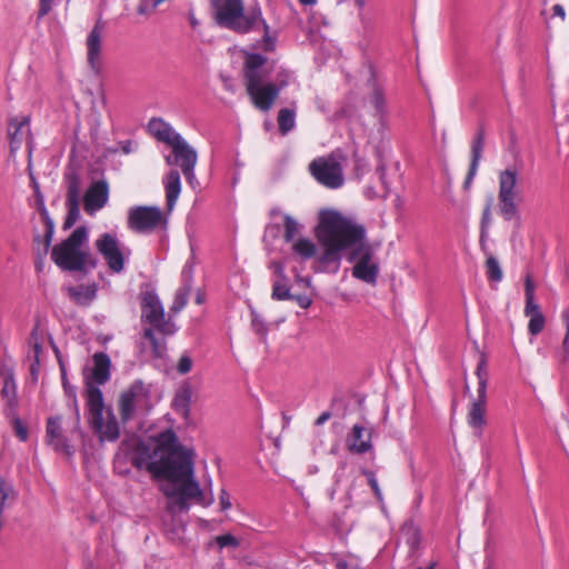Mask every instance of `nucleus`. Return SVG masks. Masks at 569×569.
<instances>
[{
	"mask_svg": "<svg viewBox=\"0 0 569 569\" xmlns=\"http://www.w3.org/2000/svg\"><path fill=\"white\" fill-rule=\"evenodd\" d=\"M211 6L218 26L241 36L261 33L252 48L266 53L276 51L278 31L269 26L259 3L246 8L243 0H211Z\"/></svg>",
	"mask_w": 569,
	"mask_h": 569,
	"instance_id": "nucleus-2",
	"label": "nucleus"
},
{
	"mask_svg": "<svg viewBox=\"0 0 569 569\" xmlns=\"http://www.w3.org/2000/svg\"><path fill=\"white\" fill-rule=\"evenodd\" d=\"M309 170L327 188L337 189L343 184L342 167L335 158H317L309 164Z\"/></svg>",
	"mask_w": 569,
	"mask_h": 569,
	"instance_id": "nucleus-12",
	"label": "nucleus"
},
{
	"mask_svg": "<svg viewBox=\"0 0 569 569\" xmlns=\"http://www.w3.org/2000/svg\"><path fill=\"white\" fill-rule=\"evenodd\" d=\"M103 23L98 20L87 37V59L90 68L96 74L101 71V44H102Z\"/></svg>",
	"mask_w": 569,
	"mask_h": 569,
	"instance_id": "nucleus-19",
	"label": "nucleus"
},
{
	"mask_svg": "<svg viewBox=\"0 0 569 569\" xmlns=\"http://www.w3.org/2000/svg\"><path fill=\"white\" fill-rule=\"evenodd\" d=\"M252 328L259 335H266L267 333V328H266L263 321L260 320L257 315H253Z\"/></svg>",
	"mask_w": 569,
	"mask_h": 569,
	"instance_id": "nucleus-51",
	"label": "nucleus"
},
{
	"mask_svg": "<svg viewBox=\"0 0 569 569\" xmlns=\"http://www.w3.org/2000/svg\"><path fill=\"white\" fill-rule=\"evenodd\" d=\"M552 11L555 16H559L561 19H565L566 13L561 4H555Z\"/></svg>",
	"mask_w": 569,
	"mask_h": 569,
	"instance_id": "nucleus-56",
	"label": "nucleus"
},
{
	"mask_svg": "<svg viewBox=\"0 0 569 569\" xmlns=\"http://www.w3.org/2000/svg\"><path fill=\"white\" fill-rule=\"evenodd\" d=\"M271 68L268 58L258 52H246L243 61V78L246 90L252 104L260 111L268 112L280 92L290 83L292 73L281 68L276 81H268Z\"/></svg>",
	"mask_w": 569,
	"mask_h": 569,
	"instance_id": "nucleus-4",
	"label": "nucleus"
},
{
	"mask_svg": "<svg viewBox=\"0 0 569 569\" xmlns=\"http://www.w3.org/2000/svg\"><path fill=\"white\" fill-rule=\"evenodd\" d=\"M61 417H50L47 420L46 436L48 443L53 447L54 450L70 453V446L68 439L62 433Z\"/></svg>",
	"mask_w": 569,
	"mask_h": 569,
	"instance_id": "nucleus-21",
	"label": "nucleus"
},
{
	"mask_svg": "<svg viewBox=\"0 0 569 569\" xmlns=\"http://www.w3.org/2000/svg\"><path fill=\"white\" fill-rule=\"evenodd\" d=\"M141 323L144 326L142 337L150 342L152 355L156 358H163L167 353L164 338H158L156 332L163 337L172 336L178 327L171 317H167L159 296L153 290H146L140 293Z\"/></svg>",
	"mask_w": 569,
	"mask_h": 569,
	"instance_id": "nucleus-5",
	"label": "nucleus"
},
{
	"mask_svg": "<svg viewBox=\"0 0 569 569\" xmlns=\"http://www.w3.org/2000/svg\"><path fill=\"white\" fill-rule=\"evenodd\" d=\"M122 447L120 448L119 452L116 455V458H114V463L116 466L118 467L121 462L122 459H124V457H122Z\"/></svg>",
	"mask_w": 569,
	"mask_h": 569,
	"instance_id": "nucleus-58",
	"label": "nucleus"
},
{
	"mask_svg": "<svg viewBox=\"0 0 569 569\" xmlns=\"http://www.w3.org/2000/svg\"><path fill=\"white\" fill-rule=\"evenodd\" d=\"M487 276L490 281L500 282L502 280V270L498 260L489 256L486 260Z\"/></svg>",
	"mask_w": 569,
	"mask_h": 569,
	"instance_id": "nucleus-38",
	"label": "nucleus"
},
{
	"mask_svg": "<svg viewBox=\"0 0 569 569\" xmlns=\"http://www.w3.org/2000/svg\"><path fill=\"white\" fill-rule=\"evenodd\" d=\"M109 200V184L106 180L93 181L83 198L84 211L92 216L101 210Z\"/></svg>",
	"mask_w": 569,
	"mask_h": 569,
	"instance_id": "nucleus-18",
	"label": "nucleus"
},
{
	"mask_svg": "<svg viewBox=\"0 0 569 569\" xmlns=\"http://www.w3.org/2000/svg\"><path fill=\"white\" fill-rule=\"evenodd\" d=\"M190 22H191V24H192L193 27L198 23V21H197V20H196V18H193V17L190 19Z\"/></svg>",
	"mask_w": 569,
	"mask_h": 569,
	"instance_id": "nucleus-64",
	"label": "nucleus"
},
{
	"mask_svg": "<svg viewBox=\"0 0 569 569\" xmlns=\"http://www.w3.org/2000/svg\"><path fill=\"white\" fill-rule=\"evenodd\" d=\"M182 286L177 290L173 302L170 307L172 315L179 313L187 305L192 286V270L189 266H184L182 272Z\"/></svg>",
	"mask_w": 569,
	"mask_h": 569,
	"instance_id": "nucleus-22",
	"label": "nucleus"
},
{
	"mask_svg": "<svg viewBox=\"0 0 569 569\" xmlns=\"http://www.w3.org/2000/svg\"><path fill=\"white\" fill-rule=\"evenodd\" d=\"M268 269L272 271V279H274V278L283 279L287 276L286 274V266L282 261L271 260L268 263Z\"/></svg>",
	"mask_w": 569,
	"mask_h": 569,
	"instance_id": "nucleus-44",
	"label": "nucleus"
},
{
	"mask_svg": "<svg viewBox=\"0 0 569 569\" xmlns=\"http://www.w3.org/2000/svg\"><path fill=\"white\" fill-rule=\"evenodd\" d=\"M37 203H38V211H39L41 219L44 223V234H43L42 240L38 236V237H36L34 241L42 242V251L46 254V253H48L51 242H52V238H53V233H54V222L49 216V212L46 208L43 198H41V201H39Z\"/></svg>",
	"mask_w": 569,
	"mask_h": 569,
	"instance_id": "nucleus-27",
	"label": "nucleus"
},
{
	"mask_svg": "<svg viewBox=\"0 0 569 569\" xmlns=\"http://www.w3.org/2000/svg\"><path fill=\"white\" fill-rule=\"evenodd\" d=\"M68 213L63 222V229H70L80 218L79 203H66Z\"/></svg>",
	"mask_w": 569,
	"mask_h": 569,
	"instance_id": "nucleus-40",
	"label": "nucleus"
},
{
	"mask_svg": "<svg viewBox=\"0 0 569 569\" xmlns=\"http://www.w3.org/2000/svg\"><path fill=\"white\" fill-rule=\"evenodd\" d=\"M363 475L367 477L368 479V483L369 486L371 487L375 496L381 500L382 498V493H381V490H380V487L378 485V481H377V478H376V475L375 472L372 471H369V470H363Z\"/></svg>",
	"mask_w": 569,
	"mask_h": 569,
	"instance_id": "nucleus-45",
	"label": "nucleus"
},
{
	"mask_svg": "<svg viewBox=\"0 0 569 569\" xmlns=\"http://www.w3.org/2000/svg\"><path fill=\"white\" fill-rule=\"evenodd\" d=\"M174 158V161H171V158L167 157V163H179L187 181L190 184H193V181L196 180L194 167L198 159L196 150L192 147H189L180 153L176 154Z\"/></svg>",
	"mask_w": 569,
	"mask_h": 569,
	"instance_id": "nucleus-23",
	"label": "nucleus"
},
{
	"mask_svg": "<svg viewBox=\"0 0 569 569\" xmlns=\"http://www.w3.org/2000/svg\"><path fill=\"white\" fill-rule=\"evenodd\" d=\"M70 298L78 305L87 306L89 305L97 295V288L94 284L92 286H76L69 288Z\"/></svg>",
	"mask_w": 569,
	"mask_h": 569,
	"instance_id": "nucleus-30",
	"label": "nucleus"
},
{
	"mask_svg": "<svg viewBox=\"0 0 569 569\" xmlns=\"http://www.w3.org/2000/svg\"><path fill=\"white\" fill-rule=\"evenodd\" d=\"M203 301H204V295L202 292L198 291L197 297H196V302L198 305H201V303H203Z\"/></svg>",
	"mask_w": 569,
	"mask_h": 569,
	"instance_id": "nucleus-59",
	"label": "nucleus"
},
{
	"mask_svg": "<svg viewBox=\"0 0 569 569\" xmlns=\"http://www.w3.org/2000/svg\"><path fill=\"white\" fill-rule=\"evenodd\" d=\"M545 327V316L542 313L532 315L528 323V331L532 336L539 335Z\"/></svg>",
	"mask_w": 569,
	"mask_h": 569,
	"instance_id": "nucleus-41",
	"label": "nucleus"
},
{
	"mask_svg": "<svg viewBox=\"0 0 569 569\" xmlns=\"http://www.w3.org/2000/svg\"><path fill=\"white\" fill-rule=\"evenodd\" d=\"M61 378H62V385H63L64 391L72 400V406L74 408L77 423H79L80 412H79V407H78V401H77V396H76V389H74V387L69 385L68 379H67V372L62 365H61Z\"/></svg>",
	"mask_w": 569,
	"mask_h": 569,
	"instance_id": "nucleus-39",
	"label": "nucleus"
},
{
	"mask_svg": "<svg viewBox=\"0 0 569 569\" xmlns=\"http://www.w3.org/2000/svg\"><path fill=\"white\" fill-rule=\"evenodd\" d=\"M278 231H279V226L278 224L268 226L266 228L264 240L267 239L269 233H273V236L276 237Z\"/></svg>",
	"mask_w": 569,
	"mask_h": 569,
	"instance_id": "nucleus-57",
	"label": "nucleus"
},
{
	"mask_svg": "<svg viewBox=\"0 0 569 569\" xmlns=\"http://www.w3.org/2000/svg\"><path fill=\"white\" fill-rule=\"evenodd\" d=\"M290 300L296 301L302 309H308L312 305V298L308 295H292Z\"/></svg>",
	"mask_w": 569,
	"mask_h": 569,
	"instance_id": "nucleus-47",
	"label": "nucleus"
},
{
	"mask_svg": "<svg viewBox=\"0 0 569 569\" xmlns=\"http://www.w3.org/2000/svg\"><path fill=\"white\" fill-rule=\"evenodd\" d=\"M53 0H40L39 18L47 16L52 9Z\"/></svg>",
	"mask_w": 569,
	"mask_h": 569,
	"instance_id": "nucleus-53",
	"label": "nucleus"
},
{
	"mask_svg": "<svg viewBox=\"0 0 569 569\" xmlns=\"http://www.w3.org/2000/svg\"><path fill=\"white\" fill-rule=\"evenodd\" d=\"M355 3L361 10L366 6V0H355Z\"/></svg>",
	"mask_w": 569,
	"mask_h": 569,
	"instance_id": "nucleus-62",
	"label": "nucleus"
},
{
	"mask_svg": "<svg viewBox=\"0 0 569 569\" xmlns=\"http://www.w3.org/2000/svg\"><path fill=\"white\" fill-rule=\"evenodd\" d=\"M191 369H192L191 358L187 353L182 355L177 365L178 372L180 375H187L188 372L191 371Z\"/></svg>",
	"mask_w": 569,
	"mask_h": 569,
	"instance_id": "nucleus-46",
	"label": "nucleus"
},
{
	"mask_svg": "<svg viewBox=\"0 0 569 569\" xmlns=\"http://www.w3.org/2000/svg\"><path fill=\"white\" fill-rule=\"evenodd\" d=\"M89 425L100 442H116L121 435L120 425L111 407L106 408L100 389L89 390L86 401Z\"/></svg>",
	"mask_w": 569,
	"mask_h": 569,
	"instance_id": "nucleus-7",
	"label": "nucleus"
},
{
	"mask_svg": "<svg viewBox=\"0 0 569 569\" xmlns=\"http://www.w3.org/2000/svg\"><path fill=\"white\" fill-rule=\"evenodd\" d=\"M149 397V391L140 380L134 381L130 387L121 392L119 398V413L121 421H130L137 410V407Z\"/></svg>",
	"mask_w": 569,
	"mask_h": 569,
	"instance_id": "nucleus-16",
	"label": "nucleus"
},
{
	"mask_svg": "<svg viewBox=\"0 0 569 569\" xmlns=\"http://www.w3.org/2000/svg\"><path fill=\"white\" fill-rule=\"evenodd\" d=\"M148 130L158 141L170 146L174 156L190 147L188 142L161 118H152L148 122Z\"/></svg>",
	"mask_w": 569,
	"mask_h": 569,
	"instance_id": "nucleus-17",
	"label": "nucleus"
},
{
	"mask_svg": "<svg viewBox=\"0 0 569 569\" xmlns=\"http://www.w3.org/2000/svg\"><path fill=\"white\" fill-rule=\"evenodd\" d=\"M163 220L162 211L158 207L138 206L129 210L128 227L137 233H150Z\"/></svg>",
	"mask_w": 569,
	"mask_h": 569,
	"instance_id": "nucleus-14",
	"label": "nucleus"
},
{
	"mask_svg": "<svg viewBox=\"0 0 569 569\" xmlns=\"http://www.w3.org/2000/svg\"><path fill=\"white\" fill-rule=\"evenodd\" d=\"M485 146V131L479 129L471 144V162L479 166Z\"/></svg>",
	"mask_w": 569,
	"mask_h": 569,
	"instance_id": "nucleus-36",
	"label": "nucleus"
},
{
	"mask_svg": "<svg viewBox=\"0 0 569 569\" xmlns=\"http://www.w3.org/2000/svg\"><path fill=\"white\" fill-rule=\"evenodd\" d=\"M119 150H121L122 153L129 154L136 150L137 143L132 140H123L118 143Z\"/></svg>",
	"mask_w": 569,
	"mask_h": 569,
	"instance_id": "nucleus-49",
	"label": "nucleus"
},
{
	"mask_svg": "<svg viewBox=\"0 0 569 569\" xmlns=\"http://www.w3.org/2000/svg\"><path fill=\"white\" fill-rule=\"evenodd\" d=\"M277 123L281 136H287L296 127V110L282 108L277 116Z\"/></svg>",
	"mask_w": 569,
	"mask_h": 569,
	"instance_id": "nucleus-34",
	"label": "nucleus"
},
{
	"mask_svg": "<svg viewBox=\"0 0 569 569\" xmlns=\"http://www.w3.org/2000/svg\"><path fill=\"white\" fill-rule=\"evenodd\" d=\"M476 376L478 378L477 399H475L468 411V423L472 428L475 436L481 437L483 428L487 423L486 420V405H487V385L489 373L485 358H481L476 368Z\"/></svg>",
	"mask_w": 569,
	"mask_h": 569,
	"instance_id": "nucleus-9",
	"label": "nucleus"
},
{
	"mask_svg": "<svg viewBox=\"0 0 569 569\" xmlns=\"http://www.w3.org/2000/svg\"><path fill=\"white\" fill-rule=\"evenodd\" d=\"M291 244L292 253L303 261L313 258L317 253V247L310 239L299 238Z\"/></svg>",
	"mask_w": 569,
	"mask_h": 569,
	"instance_id": "nucleus-31",
	"label": "nucleus"
},
{
	"mask_svg": "<svg viewBox=\"0 0 569 569\" xmlns=\"http://www.w3.org/2000/svg\"><path fill=\"white\" fill-rule=\"evenodd\" d=\"M111 376V359L106 352H96L92 356V365L83 369V379L86 382L84 397L88 401L89 390L100 389L107 383Z\"/></svg>",
	"mask_w": 569,
	"mask_h": 569,
	"instance_id": "nucleus-13",
	"label": "nucleus"
},
{
	"mask_svg": "<svg viewBox=\"0 0 569 569\" xmlns=\"http://www.w3.org/2000/svg\"><path fill=\"white\" fill-rule=\"evenodd\" d=\"M283 238L287 243L293 242L302 229V226L290 214H283Z\"/></svg>",
	"mask_w": 569,
	"mask_h": 569,
	"instance_id": "nucleus-35",
	"label": "nucleus"
},
{
	"mask_svg": "<svg viewBox=\"0 0 569 569\" xmlns=\"http://www.w3.org/2000/svg\"><path fill=\"white\" fill-rule=\"evenodd\" d=\"M365 234L362 226L353 223L338 212L323 213L318 227V239L325 248L318 259L321 271L337 272L340 267L341 252L346 249L351 251L359 240L365 239Z\"/></svg>",
	"mask_w": 569,
	"mask_h": 569,
	"instance_id": "nucleus-3",
	"label": "nucleus"
},
{
	"mask_svg": "<svg viewBox=\"0 0 569 569\" xmlns=\"http://www.w3.org/2000/svg\"><path fill=\"white\" fill-rule=\"evenodd\" d=\"M163 493L169 499L167 509L170 513L188 512L190 499L196 500L202 507H209L214 501L212 489L210 488L209 495H206L198 481H184L178 487L166 488Z\"/></svg>",
	"mask_w": 569,
	"mask_h": 569,
	"instance_id": "nucleus-8",
	"label": "nucleus"
},
{
	"mask_svg": "<svg viewBox=\"0 0 569 569\" xmlns=\"http://www.w3.org/2000/svg\"><path fill=\"white\" fill-rule=\"evenodd\" d=\"M88 240L86 227H78L61 243L54 246L51 251V259L62 270L84 271L88 266L94 267L89 252L81 248Z\"/></svg>",
	"mask_w": 569,
	"mask_h": 569,
	"instance_id": "nucleus-6",
	"label": "nucleus"
},
{
	"mask_svg": "<svg viewBox=\"0 0 569 569\" xmlns=\"http://www.w3.org/2000/svg\"><path fill=\"white\" fill-rule=\"evenodd\" d=\"M166 189L167 206L171 210L181 192L180 173L178 170H171L163 180Z\"/></svg>",
	"mask_w": 569,
	"mask_h": 569,
	"instance_id": "nucleus-28",
	"label": "nucleus"
},
{
	"mask_svg": "<svg viewBox=\"0 0 569 569\" xmlns=\"http://www.w3.org/2000/svg\"><path fill=\"white\" fill-rule=\"evenodd\" d=\"M562 320L566 325V337L563 339V347L566 349H569V308L563 310L562 312Z\"/></svg>",
	"mask_w": 569,
	"mask_h": 569,
	"instance_id": "nucleus-52",
	"label": "nucleus"
},
{
	"mask_svg": "<svg viewBox=\"0 0 569 569\" xmlns=\"http://www.w3.org/2000/svg\"><path fill=\"white\" fill-rule=\"evenodd\" d=\"M271 216H274V214H279L280 213V210L279 209H272L270 211Z\"/></svg>",
	"mask_w": 569,
	"mask_h": 569,
	"instance_id": "nucleus-63",
	"label": "nucleus"
},
{
	"mask_svg": "<svg viewBox=\"0 0 569 569\" xmlns=\"http://www.w3.org/2000/svg\"><path fill=\"white\" fill-rule=\"evenodd\" d=\"M348 450L363 455L372 449L371 431L360 425H355L347 438Z\"/></svg>",
	"mask_w": 569,
	"mask_h": 569,
	"instance_id": "nucleus-20",
	"label": "nucleus"
},
{
	"mask_svg": "<svg viewBox=\"0 0 569 569\" xmlns=\"http://www.w3.org/2000/svg\"><path fill=\"white\" fill-rule=\"evenodd\" d=\"M478 167H479L478 164L470 163L467 177H466L465 182H463V187L466 189H468L470 187V184L472 183L473 178H475V176L477 173Z\"/></svg>",
	"mask_w": 569,
	"mask_h": 569,
	"instance_id": "nucleus-50",
	"label": "nucleus"
},
{
	"mask_svg": "<svg viewBox=\"0 0 569 569\" xmlns=\"http://www.w3.org/2000/svg\"><path fill=\"white\" fill-rule=\"evenodd\" d=\"M1 376L3 377V387L1 390V397L6 400L7 406L9 407L11 412H14L18 407V397H17V385L14 381V373L12 369H3L1 371Z\"/></svg>",
	"mask_w": 569,
	"mask_h": 569,
	"instance_id": "nucleus-25",
	"label": "nucleus"
},
{
	"mask_svg": "<svg viewBox=\"0 0 569 569\" xmlns=\"http://www.w3.org/2000/svg\"><path fill=\"white\" fill-rule=\"evenodd\" d=\"M331 417V412L329 411H325L322 412L316 420V425L317 426H321L323 425L326 421H328Z\"/></svg>",
	"mask_w": 569,
	"mask_h": 569,
	"instance_id": "nucleus-55",
	"label": "nucleus"
},
{
	"mask_svg": "<svg viewBox=\"0 0 569 569\" xmlns=\"http://www.w3.org/2000/svg\"><path fill=\"white\" fill-rule=\"evenodd\" d=\"M219 502L222 511H227L231 508L230 496L226 489H221L219 493Z\"/></svg>",
	"mask_w": 569,
	"mask_h": 569,
	"instance_id": "nucleus-48",
	"label": "nucleus"
},
{
	"mask_svg": "<svg viewBox=\"0 0 569 569\" xmlns=\"http://www.w3.org/2000/svg\"><path fill=\"white\" fill-rule=\"evenodd\" d=\"M372 249L363 240H359L349 252L348 261L355 262L352 276L366 283L375 284L379 274V266L372 261Z\"/></svg>",
	"mask_w": 569,
	"mask_h": 569,
	"instance_id": "nucleus-11",
	"label": "nucleus"
},
{
	"mask_svg": "<svg viewBox=\"0 0 569 569\" xmlns=\"http://www.w3.org/2000/svg\"><path fill=\"white\" fill-rule=\"evenodd\" d=\"M525 296H526V306H525V315L527 317H531L532 315L542 313L540 311V307L535 301V283L531 278V274L528 273L525 278Z\"/></svg>",
	"mask_w": 569,
	"mask_h": 569,
	"instance_id": "nucleus-32",
	"label": "nucleus"
},
{
	"mask_svg": "<svg viewBox=\"0 0 569 569\" xmlns=\"http://www.w3.org/2000/svg\"><path fill=\"white\" fill-rule=\"evenodd\" d=\"M193 449H188L178 443L177 436L172 430L160 435V445L152 455L144 443H139L137 452L132 453L130 460L138 469L146 468L157 478H164L168 481L182 485L184 481H197L194 479Z\"/></svg>",
	"mask_w": 569,
	"mask_h": 569,
	"instance_id": "nucleus-1",
	"label": "nucleus"
},
{
	"mask_svg": "<svg viewBox=\"0 0 569 569\" xmlns=\"http://www.w3.org/2000/svg\"><path fill=\"white\" fill-rule=\"evenodd\" d=\"M490 207L491 204L488 203L487 207L485 208L483 212H482V218H481V224H482V228L488 224L489 220H490Z\"/></svg>",
	"mask_w": 569,
	"mask_h": 569,
	"instance_id": "nucleus-54",
	"label": "nucleus"
},
{
	"mask_svg": "<svg viewBox=\"0 0 569 569\" xmlns=\"http://www.w3.org/2000/svg\"><path fill=\"white\" fill-rule=\"evenodd\" d=\"M96 248L98 252L106 260L109 269L114 273H120L124 269L126 254L114 234L102 233L96 240Z\"/></svg>",
	"mask_w": 569,
	"mask_h": 569,
	"instance_id": "nucleus-15",
	"label": "nucleus"
},
{
	"mask_svg": "<svg viewBox=\"0 0 569 569\" xmlns=\"http://www.w3.org/2000/svg\"><path fill=\"white\" fill-rule=\"evenodd\" d=\"M291 286L288 276L283 279L274 278L272 279V292L271 299L274 301H283L290 300L292 298Z\"/></svg>",
	"mask_w": 569,
	"mask_h": 569,
	"instance_id": "nucleus-33",
	"label": "nucleus"
},
{
	"mask_svg": "<svg viewBox=\"0 0 569 569\" xmlns=\"http://www.w3.org/2000/svg\"><path fill=\"white\" fill-rule=\"evenodd\" d=\"M28 123L29 119L27 117L14 118L10 121L8 133L11 152H16L20 148L23 138L29 132Z\"/></svg>",
	"mask_w": 569,
	"mask_h": 569,
	"instance_id": "nucleus-26",
	"label": "nucleus"
},
{
	"mask_svg": "<svg viewBox=\"0 0 569 569\" xmlns=\"http://www.w3.org/2000/svg\"><path fill=\"white\" fill-rule=\"evenodd\" d=\"M12 427H13V431H14L16 436L21 441H27V439H28V429L23 425L22 420L19 417L14 416L12 418Z\"/></svg>",
	"mask_w": 569,
	"mask_h": 569,
	"instance_id": "nucleus-43",
	"label": "nucleus"
},
{
	"mask_svg": "<svg viewBox=\"0 0 569 569\" xmlns=\"http://www.w3.org/2000/svg\"><path fill=\"white\" fill-rule=\"evenodd\" d=\"M371 98L370 101L373 104L376 112L381 117H386L388 114V107L386 100V92L383 86H381L372 76L371 79Z\"/></svg>",
	"mask_w": 569,
	"mask_h": 569,
	"instance_id": "nucleus-29",
	"label": "nucleus"
},
{
	"mask_svg": "<svg viewBox=\"0 0 569 569\" xmlns=\"http://www.w3.org/2000/svg\"><path fill=\"white\" fill-rule=\"evenodd\" d=\"M299 2L303 6H313L317 0H299Z\"/></svg>",
	"mask_w": 569,
	"mask_h": 569,
	"instance_id": "nucleus-61",
	"label": "nucleus"
},
{
	"mask_svg": "<svg viewBox=\"0 0 569 569\" xmlns=\"http://www.w3.org/2000/svg\"><path fill=\"white\" fill-rule=\"evenodd\" d=\"M518 170L508 168L499 174V211L506 221L518 217V207L515 201L518 194Z\"/></svg>",
	"mask_w": 569,
	"mask_h": 569,
	"instance_id": "nucleus-10",
	"label": "nucleus"
},
{
	"mask_svg": "<svg viewBox=\"0 0 569 569\" xmlns=\"http://www.w3.org/2000/svg\"><path fill=\"white\" fill-rule=\"evenodd\" d=\"M297 281L302 282L306 286H310V283H311V280L309 278H302V277H297Z\"/></svg>",
	"mask_w": 569,
	"mask_h": 569,
	"instance_id": "nucleus-60",
	"label": "nucleus"
},
{
	"mask_svg": "<svg viewBox=\"0 0 569 569\" xmlns=\"http://www.w3.org/2000/svg\"><path fill=\"white\" fill-rule=\"evenodd\" d=\"M214 541H216L217 546L219 547V549H223L227 547L238 548L240 546L239 539L231 533L217 536L214 538Z\"/></svg>",
	"mask_w": 569,
	"mask_h": 569,
	"instance_id": "nucleus-42",
	"label": "nucleus"
},
{
	"mask_svg": "<svg viewBox=\"0 0 569 569\" xmlns=\"http://www.w3.org/2000/svg\"><path fill=\"white\" fill-rule=\"evenodd\" d=\"M80 202V180L78 176L73 174L68 178L67 199L66 203Z\"/></svg>",
	"mask_w": 569,
	"mask_h": 569,
	"instance_id": "nucleus-37",
	"label": "nucleus"
},
{
	"mask_svg": "<svg viewBox=\"0 0 569 569\" xmlns=\"http://www.w3.org/2000/svg\"><path fill=\"white\" fill-rule=\"evenodd\" d=\"M191 399L192 388L190 383L184 382L178 388L172 401L173 410L184 419H188L190 416Z\"/></svg>",
	"mask_w": 569,
	"mask_h": 569,
	"instance_id": "nucleus-24",
	"label": "nucleus"
}]
</instances>
